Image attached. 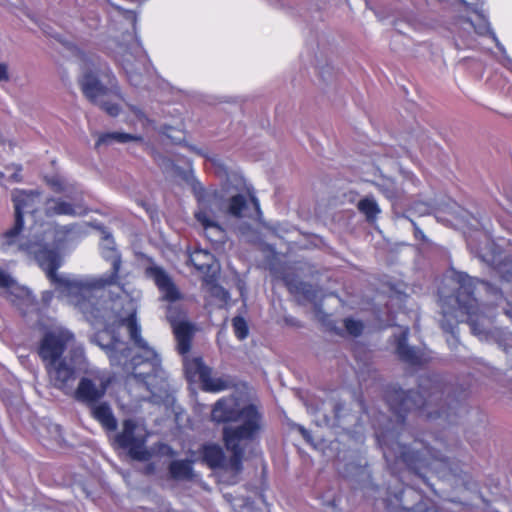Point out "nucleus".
I'll return each mask as SVG.
<instances>
[{
  "mask_svg": "<svg viewBox=\"0 0 512 512\" xmlns=\"http://www.w3.org/2000/svg\"><path fill=\"white\" fill-rule=\"evenodd\" d=\"M74 227V225H65L55 228L45 233L42 241L22 243L20 247L28 254L34 255V260L45 272L59 295L78 308L87 321L93 326H106L114 319L118 327L126 328L130 339L143 351L142 356L133 357L129 361L131 349L126 343L115 335L104 343L106 333L98 334L93 341L105 350L112 365L122 366L127 372L132 370L133 375L141 379L152 394L160 395L166 392L168 384L165 372L160 365L159 355L142 338L141 326L136 318L140 291L128 292L120 286L118 289L121 294L118 295L117 300L100 299L99 293L106 287L117 285L119 280L121 256L116 249L113 237L104 233L100 243L101 255L111 263V272L100 276H76L57 272L63 264L60 249Z\"/></svg>",
  "mask_w": 512,
  "mask_h": 512,
  "instance_id": "nucleus-1",
  "label": "nucleus"
},
{
  "mask_svg": "<svg viewBox=\"0 0 512 512\" xmlns=\"http://www.w3.org/2000/svg\"><path fill=\"white\" fill-rule=\"evenodd\" d=\"M420 391H408L397 393L394 400L390 401L391 407L396 414V426L390 427L391 420L385 427L376 430V438L383 450L385 459L402 460L406 465L416 468L418 462L430 465L426 456L430 454L428 447L422 442L414 440L411 447L407 448L406 439L409 437L404 431L402 412L423 409L428 417H448L446 406L447 399H444V390L438 381L425 378L419 385Z\"/></svg>",
  "mask_w": 512,
  "mask_h": 512,
  "instance_id": "nucleus-2",
  "label": "nucleus"
},
{
  "mask_svg": "<svg viewBox=\"0 0 512 512\" xmlns=\"http://www.w3.org/2000/svg\"><path fill=\"white\" fill-rule=\"evenodd\" d=\"M498 273L502 279L500 290L492 285L480 282L466 273L457 272L453 280L457 284V295L441 299L442 319L440 320L442 329L452 336L456 334V328L459 322L464 321V316L468 321L472 332L481 340H487L491 334L493 310L488 307L490 304H483L484 310L480 311L477 298L474 292L478 285V291H483L487 296L494 299L495 304L499 306L506 300L512 301V261L505 260L500 263Z\"/></svg>",
  "mask_w": 512,
  "mask_h": 512,
  "instance_id": "nucleus-3",
  "label": "nucleus"
},
{
  "mask_svg": "<svg viewBox=\"0 0 512 512\" xmlns=\"http://www.w3.org/2000/svg\"><path fill=\"white\" fill-rule=\"evenodd\" d=\"M211 419L226 424L222 434L226 449L232 453L229 467L240 472L246 446L255 441L263 429L262 414L255 405L241 407L234 396H228L214 404Z\"/></svg>",
  "mask_w": 512,
  "mask_h": 512,
  "instance_id": "nucleus-4",
  "label": "nucleus"
},
{
  "mask_svg": "<svg viewBox=\"0 0 512 512\" xmlns=\"http://www.w3.org/2000/svg\"><path fill=\"white\" fill-rule=\"evenodd\" d=\"M50 383L64 393H70L75 373L85 363L84 349L76 345L72 332L63 327L48 331L39 346Z\"/></svg>",
  "mask_w": 512,
  "mask_h": 512,
  "instance_id": "nucleus-5",
  "label": "nucleus"
},
{
  "mask_svg": "<svg viewBox=\"0 0 512 512\" xmlns=\"http://www.w3.org/2000/svg\"><path fill=\"white\" fill-rule=\"evenodd\" d=\"M12 200L15 209V224L5 233L4 240L2 242V249L5 251H19L34 259L33 254H28L26 251L21 249V244L30 241H42L45 233L55 229V227L48 228L41 233H34L26 238H20L19 234L22 231L24 225L23 216L26 213L34 214L38 210L41 205V194L36 190H15L12 193ZM58 227L59 226H56V228Z\"/></svg>",
  "mask_w": 512,
  "mask_h": 512,
  "instance_id": "nucleus-6",
  "label": "nucleus"
},
{
  "mask_svg": "<svg viewBox=\"0 0 512 512\" xmlns=\"http://www.w3.org/2000/svg\"><path fill=\"white\" fill-rule=\"evenodd\" d=\"M103 77L106 79L105 83L93 71H86L79 83L83 94L90 102L114 117L120 112L119 101L122 97L115 77L110 73L103 74Z\"/></svg>",
  "mask_w": 512,
  "mask_h": 512,
  "instance_id": "nucleus-7",
  "label": "nucleus"
},
{
  "mask_svg": "<svg viewBox=\"0 0 512 512\" xmlns=\"http://www.w3.org/2000/svg\"><path fill=\"white\" fill-rule=\"evenodd\" d=\"M192 189L197 199L194 216L199 224H214L222 215L227 214L223 196L217 190L206 189L200 182H194Z\"/></svg>",
  "mask_w": 512,
  "mask_h": 512,
  "instance_id": "nucleus-8",
  "label": "nucleus"
},
{
  "mask_svg": "<svg viewBox=\"0 0 512 512\" xmlns=\"http://www.w3.org/2000/svg\"><path fill=\"white\" fill-rule=\"evenodd\" d=\"M148 431L145 425L134 419H126L122 423L121 431L116 435L117 444L128 450L129 455L135 459L144 461L150 456L146 448Z\"/></svg>",
  "mask_w": 512,
  "mask_h": 512,
  "instance_id": "nucleus-9",
  "label": "nucleus"
},
{
  "mask_svg": "<svg viewBox=\"0 0 512 512\" xmlns=\"http://www.w3.org/2000/svg\"><path fill=\"white\" fill-rule=\"evenodd\" d=\"M112 377L108 371L92 368L86 371L75 390V398L87 404L98 402L106 394Z\"/></svg>",
  "mask_w": 512,
  "mask_h": 512,
  "instance_id": "nucleus-10",
  "label": "nucleus"
},
{
  "mask_svg": "<svg viewBox=\"0 0 512 512\" xmlns=\"http://www.w3.org/2000/svg\"><path fill=\"white\" fill-rule=\"evenodd\" d=\"M117 59L124 69L131 84L137 86L141 83L142 73L146 70L147 55L141 43L132 39L129 45H120Z\"/></svg>",
  "mask_w": 512,
  "mask_h": 512,
  "instance_id": "nucleus-11",
  "label": "nucleus"
},
{
  "mask_svg": "<svg viewBox=\"0 0 512 512\" xmlns=\"http://www.w3.org/2000/svg\"><path fill=\"white\" fill-rule=\"evenodd\" d=\"M227 214L236 217H254L261 213L258 200L254 196L247 197L243 194L232 196L227 205Z\"/></svg>",
  "mask_w": 512,
  "mask_h": 512,
  "instance_id": "nucleus-12",
  "label": "nucleus"
},
{
  "mask_svg": "<svg viewBox=\"0 0 512 512\" xmlns=\"http://www.w3.org/2000/svg\"><path fill=\"white\" fill-rule=\"evenodd\" d=\"M408 333L409 329L403 328L397 337V354L401 360L411 365L423 364L427 358L422 351L407 344Z\"/></svg>",
  "mask_w": 512,
  "mask_h": 512,
  "instance_id": "nucleus-13",
  "label": "nucleus"
},
{
  "mask_svg": "<svg viewBox=\"0 0 512 512\" xmlns=\"http://www.w3.org/2000/svg\"><path fill=\"white\" fill-rule=\"evenodd\" d=\"M472 32L477 35H485L489 31V24L485 19H481L478 24H475L469 19L460 21L459 36L463 39L467 47H473L475 39L472 37Z\"/></svg>",
  "mask_w": 512,
  "mask_h": 512,
  "instance_id": "nucleus-14",
  "label": "nucleus"
},
{
  "mask_svg": "<svg viewBox=\"0 0 512 512\" xmlns=\"http://www.w3.org/2000/svg\"><path fill=\"white\" fill-rule=\"evenodd\" d=\"M150 277H152L163 293V297L167 300L174 301L178 299L179 293L168 275L159 267H151L148 269Z\"/></svg>",
  "mask_w": 512,
  "mask_h": 512,
  "instance_id": "nucleus-15",
  "label": "nucleus"
},
{
  "mask_svg": "<svg viewBox=\"0 0 512 512\" xmlns=\"http://www.w3.org/2000/svg\"><path fill=\"white\" fill-rule=\"evenodd\" d=\"M80 207L64 201L61 198H50L45 202V214L48 217L53 216H77L80 214Z\"/></svg>",
  "mask_w": 512,
  "mask_h": 512,
  "instance_id": "nucleus-16",
  "label": "nucleus"
},
{
  "mask_svg": "<svg viewBox=\"0 0 512 512\" xmlns=\"http://www.w3.org/2000/svg\"><path fill=\"white\" fill-rule=\"evenodd\" d=\"M173 332L177 341V350L180 354H186L191 347L193 326L185 321L172 322Z\"/></svg>",
  "mask_w": 512,
  "mask_h": 512,
  "instance_id": "nucleus-17",
  "label": "nucleus"
},
{
  "mask_svg": "<svg viewBox=\"0 0 512 512\" xmlns=\"http://www.w3.org/2000/svg\"><path fill=\"white\" fill-rule=\"evenodd\" d=\"M93 417L108 431H115L117 420L113 415L111 407L107 403L93 404Z\"/></svg>",
  "mask_w": 512,
  "mask_h": 512,
  "instance_id": "nucleus-18",
  "label": "nucleus"
},
{
  "mask_svg": "<svg viewBox=\"0 0 512 512\" xmlns=\"http://www.w3.org/2000/svg\"><path fill=\"white\" fill-rule=\"evenodd\" d=\"M152 156L162 172L168 177H182L183 179L188 180L189 175L178 167L171 159L155 151H152Z\"/></svg>",
  "mask_w": 512,
  "mask_h": 512,
  "instance_id": "nucleus-19",
  "label": "nucleus"
},
{
  "mask_svg": "<svg viewBox=\"0 0 512 512\" xmlns=\"http://www.w3.org/2000/svg\"><path fill=\"white\" fill-rule=\"evenodd\" d=\"M190 262L194 267L205 273L211 272L215 267V258L207 250L197 249L190 254Z\"/></svg>",
  "mask_w": 512,
  "mask_h": 512,
  "instance_id": "nucleus-20",
  "label": "nucleus"
},
{
  "mask_svg": "<svg viewBox=\"0 0 512 512\" xmlns=\"http://www.w3.org/2000/svg\"><path fill=\"white\" fill-rule=\"evenodd\" d=\"M143 138L139 135L124 133V132H109L99 136L96 146L109 145L113 142L127 143V142H141Z\"/></svg>",
  "mask_w": 512,
  "mask_h": 512,
  "instance_id": "nucleus-21",
  "label": "nucleus"
},
{
  "mask_svg": "<svg viewBox=\"0 0 512 512\" xmlns=\"http://www.w3.org/2000/svg\"><path fill=\"white\" fill-rule=\"evenodd\" d=\"M203 461L211 468L221 467L224 464L225 457L220 446L215 444L205 445L203 447Z\"/></svg>",
  "mask_w": 512,
  "mask_h": 512,
  "instance_id": "nucleus-22",
  "label": "nucleus"
},
{
  "mask_svg": "<svg viewBox=\"0 0 512 512\" xmlns=\"http://www.w3.org/2000/svg\"><path fill=\"white\" fill-rule=\"evenodd\" d=\"M185 372L190 379L199 378L201 381L207 375L209 367H207L201 358L185 359L184 361Z\"/></svg>",
  "mask_w": 512,
  "mask_h": 512,
  "instance_id": "nucleus-23",
  "label": "nucleus"
},
{
  "mask_svg": "<svg viewBox=\"0 0 512 512\" xmlns=\"http://www.w3.org/2000/svg\"><path fill=\"white\" fill-rule=\"evenodd\" d=\"M375 186L390 201L397 200L403 193V189L391 178H382Z\"/></svg>",
  "mask_w": 512,
  "mask_h": 512,
  "instance_id": "nucleus-24",
  "label": "nucleus"
},
{
  "mask_svg": "<svg viewBox=\"0 0 512 512\" xmlns=\"http://www.w3.org/2000/svg\"><path fill=\"white\" fill-rule=\"evenodd\" d=\"M203 388L209 392H220L230 386V382L223 378L212 377V371L209 369L207 375L201 380Z\"/></svg>",
  "mask_w": 512,
  "mask_h": 512,
  "instance_id": "nucleus-25",
  "label": "nucleus"
},
{
  "mask_svg": "<svg viewBox=\"0 0 512 512\" xmlns=\"http://www.w3.org/2000/svg\"><path fill=\"white\" fill-rule=\"evenodd\" d=\"M358 209L366 216L368 221L375 220L381 211L373 197H365L361 199L358 203Z\"/></svg>",
  "mask_w": 512,
  "mask_h": 512,
  "instance_id": "nucleus-26",
  "label": "nucleus"
},
{
  "mask_svg": "<svg viewBox=\"0 0 512 512\" xmlns=\"http://www.w3.org/2000/svg\"><path fill=\"white\" fill-rule=\"evenodd\" d=\"M192 465L188 460H176L170 464V473L174 478L186 479L191 476Z\"/></svg>",
  "mask_w": 512,
  "mask_h": 512,
  "instance_id": "nucleus-27",
  "label": "nucleus"
},
{
  "mask_svg": "<svg viewBox=\"0 0 512 512\" xmlns=\"http://www.w3.org/2000/svg\"><path fill=\"white\" fill-rule=\"evenodd\" d=\"M204 229L206 237L212 242H222L225 238V231L221 227L219 221L214 224H200Z\"/></svg>",
  "mask_w": 512,
  "mask_h": 512,
  "instance_id": "nucleus-28",
  "label": "nucleus"
},
{
  "mask_svg": "<svg viewBox=\"0 0 512 512\" xmlns=\"http://www.w3.org/2000/svg\"><path fill=\"white\" fill-rule=\"evenodd\" d=\"M234 333L239 340H243L248 336V326L244 318L235 317L232 321Z\"/></svg>",
  "mask_w": 512,
  "mask_h": 512,
  "instance_id": "nucleus-29",
  "label": "nucleus"
},
{
  "mask_svg": "<svg viewBox=\"0 0 512 512\" xmlns=\"http://www.w3.org/2000/svg\"><path fill=\"white\" fill-rule=\"evenodd\" d=\"M344 326L347 332L352 336H359L363 330V323L358 320H354L352 318H347L344 320Z\"/></svg>",
  "mask_w": 512,
  "mask_h": 512,
  "instance_id": "nucleus-30",
  "label": "nucleus"
},
{
  "mask_svg": "<svg viewBox=\"0 0 512 512\" xmlns=\"http://www.w3.org/2000/svg\"><path fill=\"white\" fill-rule=\"evenodd\" d=\"M490 34H491V37H492L493 41L495 42L497 48L503 54V65L512 71V59L507 55L505 47L498 40V38L495 35V33L490 32Z\"/></svg>",
  "mask_w": 512,
  "mask_h": 512,
  "instance_id": "nucleus-31",
  "label": "nucleus"
},
{
  "mask_svg": "<svg viewBox=\"0 0 512 512\" xmlns=\"http://www.w3.org/2000/svg\"><path fill=\"white\" fill-rule=\"evenodd\" d=\"M20 171V167H15L11 173L0 172V182L4 179H8L11 182H20L22 179Z\"/></svg>",
  "mask_w": 512,
  "mask_h": 512,
  "instance_id": "nucleus-32",
  "label": "nucleus"
},
{
  "mask_svg": "<svg viewBox=\"0 0 512 512\" xmlns=\"http://www.w3.org/2000/svg\"><path fill=\"white\" fill-rule=\"evenodd\" d=\"M48 183L56 192H64L66 190L63 181L58 177L51 178L50 180H48Z\"/></svg>",
  "mask_w": 512,
  "mask_h": 512,
  "instance_id": "nucleus-33",
  "label": "nucleus"
},
{
  "mask_svg": "<svg viewBox=\"0 0 512 512\" xmlns=\"http://www.w3.org/2000/svg\"><path fill=\"white\" fill-rule=\"evenodd\" d=\"M13 283L12 278L0 269V287H10Z\"/></svg>",
  "mask_w": 512,
  "mask_h": 512,
  "instance_id": "nucleus-34",
  "label": "nucleus"
},
{
  "mask_svg": "<svg viewBox=\"0 0 512 512\" xmlns=\"http://www.w3.org/2000/svg\"><path fill=\"white\" fill-rule=\"evenodd\" d=\"M210 289L212 294L216 295L222 300H225L228 296L227 291H225L222 287L218 285H212Z\"/></svg>",
  "mask_w": 512,
  "mask_h": 512,
  "instance_id": "nucleus-35",
  "label": "nucleus"
},
{
  "mask_svg": "<svg viewBox=\"0 0 512 512\" xmlns=\"http://www.w3.org/2000/svg\"><path fill=\"white\" fill-rule=\"evenodd\" d=\"M9 79L8 65L6 63H0V82H8Z\"/></svg>",
  "mask_w": 512,
  "mask_h": 512,
  "instance_id": "nucleus-36",
  "label": "nucleus"
},
{
  "mask_svg": "<svg viewBox=\"0 0 512 512\" xmlns=\"http://www.w3.org/2000/svg\"><path fill=\"white\" fill-rule=\"evenodd\" d=\"M132 112L140 121L143 122V126L151 124V122L145 117V115L140 109L132 107Z\"/></svg>",
  "mask_w": 512,
  "mask_h": 512,
  "instance_id": "nucleus-37",
  "label": "nucleus"
},
{
  "mask_svg": "<svg viewBox=\"0 0 512 512\" xmlns=\"http://www.w3.org/2000/svg\"><path fill=\"white\" fill-rule=\"evenodd\" d=\"M299 431L301 432L302 436L307 440L310 441V434L304 427H299Z\"/></svg>",
  "mask_w": 512,
  "mask_h": 512,
  "instance_id": "nucleus-38",
  "label": "nucleus"
},
{
  "mask_svg": "<svg viewBox=\"0 0 512 512\" xmlns=\"http://www.w3.org/2000/svg\"><path fill=\"white\" fill-rule=\"evenodd\" d=\"M415 236L417 238H423L424 237L423 232L419 228H417V227H415Z\"/></svg>",
  "mask_w": 512,
  "mask_h": 512,
  "instance_id": "nucleus-39",
  "label": "nucleus"
},
{
  "mask_svg": "<svg viewBox=\"0 0 512 512\" xmlns=\"http://www.w3.org/2000/svg\"><path fill=\"white\" fill-rule=\"evenodd\" d=\"M51 297H52V293L51 292H45L44 295H43V298L46 301L50 300Z\"/></svg>",
  "mask_w": 512,
  "mask_h": 512,
  "instance_id": "nucleus-40",
  "label": "nucleus"
},
{
  "mask_svg": "<svg viewBox=\"0 0 512 512\" xmlns=\"http://www.w3.org/2000/svg\"><path fill=\"white\" fill-rule=\"evenodd\" d=\"M466 216H467V213L463 210L460 211V217L463 219V220H466Z\"/></svg>",
  "mask_w": 512,
  "mask_h": 512,
  "instance_id": "nucleus-41",
  "label": "nucleus"
},
{
  "mask_svg": "<svg viewBox=\"0 0 512 512\" xmlns=\"http://www.w3.org/2000/svg\"><path fill=\"white\" fill-rule=\"evenodd\" d=\"M209 160H210L213 164L218 165V159H216L215 157H213V158H209Z\"/></svg>",
  "mask_w": 512,
  "mask_h": 512,
  "instance_id": "nucleus-42",
  "label": "nucleus"
},
{
  "mask_svg": "<svg viewBox=\"0 0 512 512\" xmlns=\"http://www.w3.org/2000/svg\"><path fill=\"white\" fill-rule=\"evenodd\" d=\"M503 310H504L505 314H507L508 316H511V314H510V311H509V310H507V309H505V308H503Z\"/></svg>",
  "mask_w": 512,
  "mask_h": 512,
  "instance_id": "nucleus-43",
  "label": "nucleus"
},
{
  "mask_svg": "<svg viewBox=\"0 0 512 512\" xmlns=\"http://www.w3.org/2000/svg\"><path fill=\"white\" fill-rule=\"evenodd\" d=\"M421 213H425L427 211V208L426 207H423V209H420L419 210Z\"/></svg>",
  "mask_w": 512,
  "mask_h": 512,
  "instance_id": "nucleus-44",
  "label": "nucleus"
}]
</instances>
